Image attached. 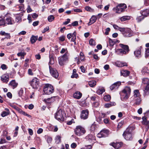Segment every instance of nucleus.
<instances>
[{
    "label": "nucleus",
    "instance_id": "obj_48",
    "mask_svg": "<svg viewBox=\"0 0 149 149\" xmlns=\"http://www.w3.org/2000/svg\"><path fill=\"white\" fill-rule=\"evenodd\" d=\"M11 107H12L13 108L15 109L16 111H17L19 113L21 111V109L15 106V105L11 104L10 105Z\"/></svg>",
    "mask_w": 149,
    "mask_h": 149
},
{
    "label": "nucleus",
    "instance_id": "obj_45",
    "mask_svg": "<svg viewBox=\"0 0 149 149\" xmlns=\"http://www.w3.org/2000/svg\"><path fill=\"white\" fill-rule=\"evenodd\" d=\"M85 9L87 11L91 12H92L93 11V9L91 7L88 6H86L85 8Z\"/></svg>",
    "mask_w": 149,
    "mask_h": 149
},
{
    "label": "nucleus",
    "instance_id": "obj_18",
    "mask_svg": "<svg viewBox=\"0 0 149 149\" xmlns=\"http://www.w3.org/2000/svg\"><path fill=\"white\" fill-rule=\"evenodd\" d=\"M143 91V95L144 97L149 95V85H146Z\"/></svg>",
    "mask_w": 149,
    "mask_h": 149
},
{
    "label": "nucleus",
    "instance_id": "obj_19",
    "mask_svg": "<svg viewBox=\"0 0 149 149\" xmlns=\"http://www.w3.org/2000/svg\"><path fill=\"white\" fill-rule=\"evenodd\" d=\"M130 74V72L127 70H121L120 71V74L125 77L128 76Z\"/></svg>",
    "mask_w": 149,
    "mask_h": 149
},
{
    "label": "nucleus",
    "instance_id": "obj_6",
    "mask_svg": "<svg viewBox=\"0 0 149 149\" xmlns=\"http://www.w3.org/2000/svg\"><path fill=\"white\" fill-rule=\"evenodd\" d=\"M29 84L33 88H37L39 86V79L36 77H35L30 81Z\"/></svg>",
    "mask_w": 149,
    "mask_h": 149
},
{
    "label": "nucleus",
    "instance_id": "obj_14",
    "mask_svg": "<svg viewBox=\"0 0 149 149\" xmlns=\"http://www.w3.org/2000/svg\"><path fill=\"white\" fill-rule=\"evenodd\" d=\"M132 35L133 33L132 30L129 29H126L125 33H124V36L126 37H130Z\"/></svg>",
    "mask_w": 149,
    "mask_h": 149
},
{
    "label": "nucleus",
    "instance_id": "obj_32",
    "mask_svg": "<svg viewBox=\"0 0 149 149\" xmlns=\"http://www.w3.org/2000/svg\"><path fill=\"white\" fill-rule=\"evenodd\" d=\"M130 19V17L128 16H123L120 18V19L121 22L125 21Z\"/></svg>",
    "mask_w": 149,
    "mask_h": 149
},
{
    "label": "nucleus",
    "instance_id": "obj_50",
    "mask_svg": "<svg viewBox=\"0 0 149 149\" xmlns=\"http://www.w3.org/2000/svg\"><path fill=\"white\" fill-rule=\"evenodd\" d=\"M126 29H125L124 28H122L120 27V28L118 29V30L120 31L121 32L122 34L124 35V33H125V32L126 31Z\"/></svg>",
    "mask_w": 149,
    "mask_h": 149
},
{
    "label": "nucleus",
    "instance_id": "obj_15",
    "mask_svg": "<svg viewBox=\"0 0 149 149\" xmlns=\"http://www.w3.org/2000/svg\"><path fill=\"white\" fill-rule=\"evenodd\" d=\"M121 82L119 81L117 82L112 85L110 87V89L111 90L117 89L120 85Z\"/></svg>",
    "mask_w": 149,
    "mask_h": 149
},
{
    "label": "nucleus",
    "instance_id": "obj_43",
    "mask_svg": "<svg viewBox=\"0 0 149 149\" xmlns=\"http://www.w3.org/2000/svg\"><path fill=\"white\" fill-rule=\"evenodd\" d=\"M111 97L109 95H106L104 97V100L106 101H108L111 99Z\"/></svg>",
    "mask_w": 149,
    "mask_h": 149
},
{
    "label": "nucleus",
    "instance_id": "obj_40",
    "mask_svg": "<svg viewBox=\"0 0 149 149\" xmlns=\"http://www.w3.org/2000/svg\"><path fill=\"white\" fill-rule=\"evenodd\" d=\"M76 32L74 31L72 34V39L71 41L72 42H74L76 39Z\"/></svg>",
    "mask_w": 149,
    "mask_h": 149
},
{
    "label": "nucleus",
    "instance_id": "obj_59",
    "mask_svg": "<svg viewBox=\"0 0 149 149\" xmlns=\"http://www.w3.org/2000/svg\"><path fill=\"white\" fill-rule=\"evenodd\" d=\"M78 74H77V73H72V76H71V77L72 78H77V77H78Z\"/></svg>",
    "mask_w": 149,
    "mask_h": 149
},
{
    "label": "nucleus",
    "instance_id": "obj_39",
    "mask_svg": "<svg viewBox=\"0 0 149 149\" xmlns=\"http://www.w3.org/2000/svg\"><path fill=\"white\" fill-rule=\"evenodd\" d=\"M61 137L59 135H57L55 137L56 142L58 143L60 142Z\"/></svg>",
    "mask_w": 149,
    "mask_h": 149
},
{
    "label": "nucleus",
    "instance_id": "obj_52",
    "mask_svg": "<svg viewBox=\"0 0 149 149\" xmlns=\"http://www.w3.org/2000/svg\"><path fill=\"white\" fill-rule=\"evenodd\" d=\"M96 125L95 124H93L91 127L90 129L92 131H94L95 129Z\"/></svg>",
    "mask_w": 149,
    "mask_h": 149
},
{
    "label": "nucleus",
    "instance_id": "obj_53",
    "mask_svg": "<svg viewBox=\"0 0 149 149\" xmlns=\"http://www.w3.org/2000/svg\"><path fill=\"white\" fill-rule=\"evenodd\" d=\"M65 36H61L58 38L59 40L61 42H63L65 40Z\"/></svg>",
    "mask_w": 149,
    "mask_h": 149
},
{
    "label": "nucleus",
    "instance_id": "obj_1",
    "mask_svg": "<svg viewBox=\"0 0 149 149\" xmlns=\"http://www.w3.org/2000/svg\"><path fill=\"white\" fill-rule=\"evenodd\" d=\"M131 92V89L130 87H125L121 93V98L122 100H126L129 97Z\"/></svg>",
    "mask_w": 149,
    "mask_h": 149
},
{
    "label": "nucleus",
    "instance_id": "obj_49",
    "mask_svg": "<svg viewBox=\"0 0 149 149\" xmlns=\"http://www.w3.org/2000/svg\"><path fill=\"white\" fill-rule=\"evenodd\" d=\"M149 56V48L146 49V52L145 54V57L147 58Z\"/></svg>",
    "mask_w": 149,
    "mask_h": 149
},
{
    "label": "nucleus",
    "instance_id": "obj_35",
    "mask_svg": "<svg viewBox=\"0 0 149 149\" xmlns=\"http://www.w3.org/2000/svg\"><path fill=\"white\" fill-rule=\"evenodd\" d=\"M126 51H124L122 49H118L116 51V53L118 54H126Z\"/></svg>",
    "mask_w": 149,
    "mask_h": 149
},
{
    "label": "nucleus",
    "instance_id": "obj_26",
    "mask_svg": "<svg viewBox=\"0 0 149 149\" xmlns=\"http://www.w3.org/2000/svg\"><path fill=\"white\" fill-rule=\"evenodd\" d=\"M116 103L114 102H110L109 103H107L105 104L104 107L106 108H109L112 106H115Z\"/></svg>",
    "mask_w": 149,
    "mask_h": 149
},
{
    "label": "nucleus",
    "instance_id": "obj_28",
    "mask_svg": "<svg viewBox=\"0 0 149 149\" xmlns=\"http://www.w3.org/2000/svg\"><path fill=\"white\" fill-rule=\"evenodd\" d=\"M121 143H112L111 145L115 148H118L121 146Z\"/></svg>",
    "mask_w": 149,
    "mask_h": 149
},
{
    "label": "nucleus",
    "instance_id": "obj_5",
    "mask_svg": "<svg viewBox=\"0 0 149 149\" xmlns=\"http://www.w3.org/2000/svg\"><path fill=\"white\" fill-rule=\"evenodd\" d=\"M127 6L125 3L120 4L118 5L115 8V12L116 13H120L124 12L127 8Z\"/></svg>",
    "mask_w": 149,
    "mask_h": 149
},
{
    "label": "nucleus",
    "instance_id": "obj_42",
    "mask_svg": "<svg viewBox=\"0 0 149 149\" xmlns=\"http://www.w3.org/2000/svg\"><path fill=\"white\" fill-rule=\"evenodd\" d=\"M55 17L53 15H49L48 17V20L49 22H51L53 21Z\"/></svg>",
    "mask_w": 149,
    "mask_h": 149
},
{
    "label": "nucleus",
    "instance_id": "obj_16",
    "mask_svg": "<svg viewBox=\"0 0 149 149\" xmlns=\"http://www.w3.org/2000/svg\"><path fill=\"white\" fill-rule=\"evenodd\" d=\"M120 47L122 48V49L125 51H126V53H128L129 50V47L128 45H124L123 44H119Z\"/></svg>",
    "mask_w": 149,
    "mask_h": 149
},
{
    "label": "nucleus",
    "instance_id": "obj_51",
    "mask_svg": "<svg viewBox=\"0 0 149 149\" xmlns=\"http://www.w3.org/2000/svg\"><path fill=\"white\" fill-rule=\"evenodd\" d=\"M54 58L52 57H49V64H53L54 63Z\"/></svg>",
    "mask_w": 149,
    "mask_h": 149
},
{
    "label": "nucleus",
    "instance_id": "obj_27",
    "mask_svg": "<svg viewBox=\"0 0 149 149\" xmlns=\"http://www.w3.org/2000/svg\"><path fill=\"white\" fill-rule=\"evenodd\" d=\"M142 123L143 124L146 125H149V121L147 120L146 118V117H143L142 118Z\"/></svg>",
    "mask_w": 149,
    "mask_h": 149
},
{
    "label": "nucleus",
    "instance_id": "obj_56",
    "mask_svg": "<svg viewBox=\"0 0 149 149\" xmlns=\"http://www.w3.org/2000/svg\"><path fill=\"white\" fill-rule=\"evenodd\" d=\"M23 94V91L22 89H21L18 92V94L20 97H22Z\"/></svg>",
    "mask_w": 149,
    "mask_h": 149
},
{
    "label": "nucleus",
    "instance_id": "obj_11",
    "mask_svg": "<svg viewBox=\"0 0 149 149\" xmlns=\"http://www.w3.org/2000/svg\"><path fill=\"white\" fill-rule=\"evenodd\" d=\"M142 47L140 46L138 48L136 49L134 52V54L136 57L140 58L141 56V51Z\"/></svg>",
    "mask_w": 149,
    "mask_h": 149
},
{
    "label": "nucleus",
    "instance_id": "obj_38",
    "mask_svg": "<svg viewBox=\"0 0 149 149\" xmlns=\"http://www.w3.org/2000/svg\"><path fill=\"white\" fill-rule=\"evenodd\" d=\"M69 56V54L68 53V52L67 51L63 56H61L62 58H64L66 61L68 60V59Z\"/></svg>",
    "mask_w": 149,
    "mask_h": 149
},
{
    "label": "nucleus",
    "instance_id": "obj_54",
    "mask_svg": "<svg viewBox=\"0 0 149 149\" xmlns=\"http://www.w3.org/2000/svg\"><path fill=\"white\" fill-rule=\"evenodd\" d=\"M5 24L6 23L4 19H2L0 20V26L5 25Z\"/></svg>",
    "mask_w": 149,
    "mask_h": 149
},
{
    "label": "nucleus",
    "instance_id": "obj_46",
    "mask_svg": "<svg viewBox=\"0 0 149 149\" xmlns=\"http://www.w3.org/2000/svg\"><path fill=\"white\" fill-rule=\"evenodd\" d=\"M142 73H149V70H148L147 68H144L142 71Z\"/></svg>",
    "mask_w": 149,
    "mask_h": 149
},
{
    "label": "nucleus",
    "instance_id": "obj_20",
    "mask_svg": "<svg viewBox=\"0 0 149 149\" xmlns=\"http://www.w3.org/2000/svg\"><path fill=\"white\" fill-rule=\"evenodd\" d=\"M82 94L79 92H76L73 95V97L77 99H79L82 96Z\"/></svg>",
    "mask_w": 149,
    "mask_h": 149
},
{
    "label": "nucleus",
    "instance_id": "obj_47",
    "mask_svg": "<svg viewBox=\"0 0 149 149\" xmlns=\"http://www.w3.org/2000/svg\"><path fill=\"white\" fill-rule=\"evenodd\" d=\"M89 44L92 46H95V42L93 39H91L89 41Z\"/></svg>",
    "mask_w": 149,
    "mask_h": 149
},
{
    "label": "nucleus",
    "instance_id": "obj_64",
    "mask_svg": "<svg viewBox=\"0 0 149 149\" xmlns=\"http://www.w3.org/2000/svg\"><path fill=\"white\" fill-rule=\"evenodd\" d=\"M78 24V22L77 21H75L72 24V25L73 26H76Z\"/></svg>",
    "mask_w": 149,
    "mask_h": 149
},
{
    "label": "nucleus",
    "instance_id": "obj_55",
    "mask_svg": "<svg viewBox=\"0 0 149 149\" xmlns=\"http://www.w3.org/2000/svg\"><path fill=\"white\" fill-rule=\"evenodd\" d=\"M109 42L110 45L111 46H113L115 44V42L110 38L109 39Z\"/></svg>",
    "mask_w": 149,
    "mask_h": 149
},
{
    "label": "nucleus",
    "instance_id": "obj_12",
    "mask_svg": "<svg viewBox=\"0 0 149 149\" xmlns=\"http://www.w3.org/2000/svg\"><path fill=\"white\" fill-rule=\"evenodd\" d=\"M88 111L87 110H83L81 113V118L83 119H86L88 117Z\"/></svg>",
    "mask_w": 149,
    "mask_h": 149
},
{
    "label": "nucleus",
    "instance_id": "obj_10",
    "mask_svg": "<svg viewBox=\"0 0 149 149\" xmlns=\"http://www.w3.org/2000/svg\"><path fill=\"white\" fill-rule=\"evenodd\" d=\"M1 80L2 82L7 84L9 80V76L7 74H3L1 77Z\"/></svg>",
    "mask_w": 149,
    "mask_h": 149
},
{
    "label": "nucleus",
    "instance_id": "obj_7",
    "mask_svg": "<svg viewBox=\"0 0 149 149\" xmlns=\"http://www.w3.org/2000/svg\"><path fill=\"white\" fill-rule=\"evenodd\" d=\"M127 140H130L132 139V135L129 128H127L123 134Z\"/></svg>",
    "mask_w": 149,
    "mask_h": 149
},
{
    "label": "nucleus",
    "instance_id": "obj_2",
    "mask_svg": "<svg viewBox=\"0 0 149 149\" xmlns=\"http://www.w3.org/2000/svg\"><path fill=\"white\" fill-rule=\"evenodd\" d=\"M65 116L64 111L61 109L58 110L55 114V118L59 121H64Z\"/></svg>",
    "mask_w": 149,
    "mask_h": 149
},
{
    "label": "nucleus",
    "instance_id": "obj_29",
    "mask_svg": "<svg viewBox=\"0 0 149 149\" xmlns=\"http://www.w3.org/2000/svg\"><path fill=\"white\" fill-rule=\"evenodd\" d=\"M58 60L59 63L61 65H63L66 61L64 58H62L61 57L58 58Z\"/></svg>",
    "mask_w": 149,
    "mask_h": 149
},
{
    "label": "nucleus",
    "instance_id": "obj_9",
    "mask_svg": "<svg viewBox=\"0 0 149 149\" xmlns=\"http://www.w3.org/2000/svg\"><path fill=\"white\" fill-rule=\"evenodd\" d=\"M108 134V131L107 130H101L100 133L97 135V136L99 138L105 137Z\"/></svg>",
    "mask_w": 149,
    "mask_h": 149
},
{
    "label": "nucleus",
    "instance_id": "obj_30",
    "mask_svg": "<svg viewBox=\"0 0 149 149\" xmlns=\"http://www.w3.org/2000/svg\"><path fill=\"white\" fill-rule=\"evenodd\" d=\"M38 38V36H32L31 38V41L32 44L35 43Z\"/></svg>",
    "mask_w": 149,
    "mask_h": 149
},
{
    "label": "nucleus",
    "instance_id": "obj_37",
    "mask_svg": "<svg viewBox=\"0 0 149 149\" xmlns=\"http://www.w3.org/2000/svg\"><path fill=\"white\" fill-rule=\"evenodd\" d=\"M142 82L143 83L147 84V85H149V79L147 78L143 79Z\"/></svg>",
    "mask_w": 149,
    "mask_h": 149
},
{
    "label": "nucleus",
    "instance_id": "obj_8",
    "mask_svg": "<svg viewBox=\"0 0 149 149\" xmlns=\"http://www.w3.org/2000/svg\"><path fill=\"white\" fill-rule=\"evenodd\" d=\"M50 72L52 75L55 78H57L58 76V73L57 71L55 68H52L49 66Z\"/></svg>",
    "mask_w": 149,
    "mask_h": 149
},
{
    "label": "nucleus",
    "instance_id": "obj_4",
    "mask_svg": "<svg viewBox=\"0 0 149 149\" xmlns=\"http://www.w3.org/2000/svg\"><path fill=\"white\" fill-rule=\"evenodd\" d=\"M54 90L53 87L51 84H47L45 85L43 92L46 94L50 95L54 92Z\"/></svg>",
    "mask_w": 149,
    "mask_h": 149
},
{
    "label": "nucleus",
    "instance_id": "obj_34",
    "mask_svg": "<svg viewBox=\"0 0 149 149\" xmlns=\"http://www.w3.org/2000/svg\"><path fill=\"white\" fill-rule=\"evenodd\" d=\"M96 84V82L94 80H92L89 81L88 82V84L89 86L91 87L95 86Z\"/></svg>",
    "mask_w": 149,
    "mask_h": 149
},
{
    "label": "nucleus",
    "instance_id": "obj_24",
    "mask_svg": "<svg viewBox=\"0 0 149 149\" xmlns=\"http://www.w3.org/2000/svg\"><path fill=\"white\" fill-rule=\"evenodd\" d=\"M86 139L87 140L90 141L91 140H95V136L92 134H89L86 137Z\"/></svg>",
    "mask_w": 149,
    "mask_h": 149
},
{
    "label": "nucleus",
    "instance_id": "obj_21",
    "mask_svg": "<svg viewBox=\"0 0 149 149\" xmlns=\"http://www.w3.org/2000/svg\"><path fill=\"white\" fill-rule=\"evenodd\" d=\"M134 104L135 105H139L141 103V100L140 97L134 98Z\"/></svg>",
    "mask_w": 149,
    "mask_h": 149
},
{
    "label": "nucleus",
    "instance_id": "obj_44",
    "mask_svg": "<svg viewBox=\"0 0 149 149\" xmlns=\"http://www.w3.org/2000/svg\"><path fill=\"white\" fill-rule=\"evenodd\" d=\"M144 17L142 15L141 16L137 17L136 18V20L138 22H140L144 19Z\"/></svg>",
    "mask_w": 149,
    "mask_h": 149
},
{
    "label": "nucleus",
    "instance_id": "obj_3",
    "mask_svg": "<svg viewBox=\"0 0 149 149\" xmlns=\"http://www.w3.org/2000/svg\"><path fill=\"white\" fill-rule=\"evenodd\" d=\"M75 134L78 136H81L84 134L86 131L84 128L81 126H77L74 129Z\"/></svg>",
    "mask_w": 149,
    "mask_h": 149
},
{
    "label": "nucleus",
    "instance_id": "obj_17",
    "mask_svg": "<svg viewBox=\"0 0 149 149\" xmlns=\"http://www.w3.org/2000/svg\"><path fill=\"white\" fill-rule=\"evenodd\" d=\"M9 85L13 89H14L17 86L18 83L15 81V80H13L9 83Z\"/></svg>",
    "mask_w": 149,
    "mask_h": 149
},
{
    "label": "nucleus",
    "instance_id": "obj_25",
    "mask_svg": "<svg viewBox=\"0 0 149 149\" xmlns=\"http://www.w3.org/2000/svg\"><path fill=\"white\" fill-rule=\"evenodd\" d=\"M5 110L6 111H3L1 114V116L3 117H4L9 115L10 113L9 110L7 108H5Z\"/></svg>",
    "mask_w": 149,
    "mask_h": 149
},
{
    "label": "nucleus",
    "instance_id": "obj_62",
    "mask_svg": "<svg viewBox=\"0 0 149 149\" xmlns=\"http://www.w3.org/2000/svg\"><path fill=\"white\" fill-rule=\"evenodd\" d=\"M93 105L95 107H97L99 106V104L98 102H95L93 103Z\"/></svg>",
    "mask_w": 149,
    "mask_h": 149
},
{
    "label": "nucleus",
    "instance_id": "obj_22",
    "mask_svg": "<svg viewBox=\"0 0 149 149\" xmlns=\"http://www.w3.org/2000/svg\"><path fill=\"white\" fill-rule=\"evenodd\" d=\"M6 23L8 24H13L15 23L14 20L11 17H9L6 19Z\"/></svg>",
    "mask_w": 149,
    "mask_h": 149
},
{
    "label": "nucleus",
    "instance_id": "obj_31",
    "mask_svg": "<svg viewBox=\"0 0 149 149\" xmlns=\"http://www.w3.org/2000/svg\"><path fill=\"white\" fill-rule=\"evenodd\" d=\"M142 15L145 17L149 15V10L148 9H146L143 11L141 13Z\"/></svg>",
    "mask_w": 149,
    "mask_h": 149
},
{
    "label": "nucleus",
    "instance_id": "obj_61",
    "mask_svg": "<svg viewBox=\"0 0 149 149\" xmlns=\"http://www.w3.org/2000/svg\"><path fill=\"white\" fill-rule=\"evenodd\" d=\"M1 68L3 70L6 69L7 68L6 65L4 64H3L1 66Z\"/></svg>",
    "mask_w": 149,
    "mask_h": 149
},
{
    "label": "nucleus",
    "instance_id": "obj_63",
    "mask_svg": "<svg viewBox=\"0 0 149 149\" xmlns=\"http://www.w3.org/2000/svg\"><path fill=\"white\" fill-rule=\"evenodd\" d=\"M77 144L74 143H72L71 145V147L72 148H75L77 146Z\"/></svg>",
    "mask_w": 149,
    "mask_h": 149
},
{
    "label": "nucleus",
    "instance_id": "obj_23",
    "mask_svg": "<svg viewBox=\"0 0 149 149\" xmlns=\"http://www.w3.org/2000/svg\"><path fill=\"white\" fill-rule=\"evenodd\" d=\"M96 17L94 15L90 19V21L88 24V25H90L95 22L96 20Z\"/></svg>",
    "mask_w": 149,
    "mask_h": 149
},
{
    "label": "nucleus",
    "instance_id": "obj_58",
    "mask_svg": "<svg viewBox=\"0 0 149 149\" xmlns=\"http://www.w3.org/2000/svg\"><path fill=\"white\" fill-rule=\"evenodd\" d=\"M110 31V29L109 28H107L105 30V34L107 35L109 34V32Z\"/></svg>",
    "mask_w": 149,
    "mask_h": 149
},
{
    "label": "nucleus",
    "instance_id": "obj_13",
    "mask_svg": "<svg viewBox=\"0 0 149 149\" xmlns=\"http://www.w3.org/2000/svg\"><path fill=\"white\" fill-rule=\"evenodd\" d=\"M55 96H53L51 98H48L47 99H44V101L47 104L49 105V104H50L52 102L55 100Z\"/></svg>",
    "mask_w": 149,
    "mask_h": 149
},
{
    "label": "nucleus",
    "instance_id": "obj_36",
    "mask_svg": "<svg viewBox=\"0 0 149 149\" xmlns=\"http://www.w3.org/2000/svg\"><path fill=\"white\" fill-rule=\"evenodd\" d=\"M105 91V89L104 88H99L96 92L97 93L98 95L102 94Z\"/></svg>",
    "mask_w": 149,
    "mask_h": 149
},
{
    "label": "nucleus",
    "instance_id": "obj_60",
    "mask_svg": "<svg viewBox=\"0 0 149 149\" xmlns=\"http://www.w3.org/2000/svg\"><path fill=\"white\" fill-rule=\"evenodd\" d=\"M28 73L29 75H33V73L32 72V70L31 69H29L28 70Z\"/></svg>",
    "mask_w": 149,
    "mask_h": 149
},
{
    "label": "nucleus",
    "instance_id": "obj_33",
    "mask_svg": "<svg viewBox=\"0 0 149 149\" xmlns=\"http://www.w3.org/2000/svg\"><path fill=\"white\" fill-rule=\"evenodd\" d=\"M133 97H134V98H135L138 97H140V93L138 90H136L134 91Z\"/></svg>",
    "mask_w": 149,
    "mask_h": 149
},
{
    "label": "nucleus",
    "instance_id": "obj_57",
    "mask_svg": "<svg viewBox=\"0 0 149 149\" xmlns=\"http://www.w3.org/2000/svg\"><path fill=\"white\" fill-rule=\"evenodd\" d=\"M26 54V53L24 52H21L18 53L17 54V55L18 56H24Z\"/></svg>",
    "mask_w": 149,
    "mask_h": 149
},
{
    "label": "nucleus",
    "instance_id": "obj_41",
    "mask_svg": "<svg viewBox=\"0 0 149 149\" xmlns=\"http://www.w3.org/2000/svg\"><path fill=\"white\" fill-rule=\"evenodd\" d=\"M19 113L21 114L26 116L29 117L31 118V116L30 115L26 113L25 112L23 111L21 109V111H20L19 112Z\"/></svg>",
    "mask_w": 149,
    "mask_h": 149
}]
</instances>
